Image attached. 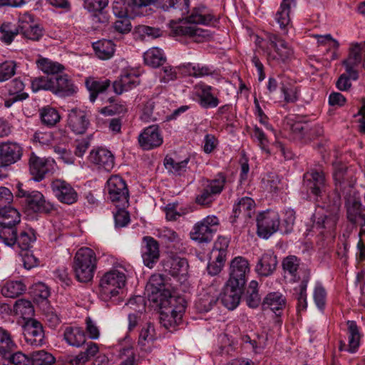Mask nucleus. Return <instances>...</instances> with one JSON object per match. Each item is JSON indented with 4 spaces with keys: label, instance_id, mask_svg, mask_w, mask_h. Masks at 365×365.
<instances>
[{
    "label": "nucleus",
    "instance_id": "nucleus-32",
    "mask_svg": "<svg viewBox=\"0 0 365 365\" xmlns=\"http://www.w3.org/2000/svg\"><path fill=\"white\" fill-rule=\"evenodd\" d=\"M140 84L139 76L133 71H125L113 83V91L117 94L128 91Z\"/></svg>",
    "mask_w": 365,
    "mask_h": 365
},
{
    "label": "nucleus",
    "instance_id": "nucleus-45",
    "mask_svg": "<svg viewBox=\"0 0 365 365\" xmlns=\"http://www.w3.org/2000/svg\"><path fill=\"white\" fill-rule=\"evenodd\" d=\"M245 299L247 306L250 308L257 307L261 302V297L259 294L258 282L252 280L245 294Z\"/></svg>",
    "mask_w": 365,
    "mask_h": 365
},
{
    "label": "nucleus",
    "instance_id": "nucleus-48",
    "mask_svg": "<svg viewBox=\"0 0 365 365\" xmlns=\"http://www.w3.org/2000/svg\"><path fill=\"white\" fill-rule=\"evenodd\" d=\"M346 324L348 327L347 334L349 339L348 351L351 353H354L357 350L360 342L359 328L354 321H348Z\"/></svg>",
    "mask_w": 365,
    "mask_h": 365
},
{
    "label": "nucleus",
    "instance_id": "nucleus-16",
    "mask_svg": "<svg viewBox=\"0 0 365 365\" xmlns=\"http://www.w3.org/2000/svg\"><path fill=\"white\" fill-rule=\"evenodd\" d=\"M333 178L335 183L334 192L331 197L338 194L341 197V195L346 198L347 195H351L352 187L347 179V167L341 162H335L333 163Z\"/></svg>",
    "mask_w": 365,
    "mask_h": 365
},
{
    "label": "nucleus",
    "instance_id": "nucleus-13",
    "mask_svg": "<svg viewBox=\"0 0 365 365\" xmlns=\"http://www.w3.org/2000/svg\"><path fill=\"white\" fill-rule=\"evenodd\" d=\"M250 272V267L248 260L243 257H236L230 262L227 282L237 287H245Z\"/></svg>",
    "mask_w": 365,
    "mask_h": 365
},
{
    "label": "nucleus",
    "instance_id": "nucleus-5",
    "mask_svg": "<svg viewBox=\"0 0 365 365\" xmlns=\"http://www.w3.org/2000/svg\"><path fill=\"white\" fill-rule=\"evenodd\" d=\"M126 284L124 272L113 269L106 272L100 280V296L104 301L110 299L119 294Z\"/></svg>",
    "mask_w": 365,
    "mask_h": 365
},
{
    "label": "nucleus",
    "instance_id": "nucleus-41",
    "mask_svg": "<svg viewBox=\"0 0 365 365\" xmlns=\"http://www.w3.org/2000/svg\"><path fill=\"white\" fill-rule=\"evenodd\" d=\"M63 336L66 342L73 346L79 347L86 342L84 331L79 327H66Z\"/></svg>",
    "mask_w": 365,
    "mask_h": 365
},
{
    "label": "nucleus",
    "instance_id": "nucleus-26",
    "mask_svg": "<svg viewBox=\"0 0 365 365\" xmlns=\"http://www.w3.org/2000/svg\"><path fill=\"white\" fill-rule=\"evenodd\" d=\"M88 160L98 168L110 171L114 167V156L107 149L98 148L93 149L88 156Z\"/></svg>",
    "mask_w": 365,
    "mask_h": 365
},
{
    "label": "nucleus",
    "instance_id": "nucleus-42",
    "mask_svg": "<svg viewBox=\"0 0 365 365\" xmlns=\"http://www.w3.org/2000/svg\"><path fill=\"white\" fill-rule=\"evenodd\" d=\"M299 265L300 260L294 255H289L284 258L282 263L284 274H289L294 282H297L300 279L298 274Z\"/></svg>",
    "mask_w": 365,
    "mask_h": 365
},
{
    "label": "nucleus",
    "instance_id": "nucleus-37",
    "mask_svg": "<svg viewBox=\"0 0 365 365\" xmlns=\"http://www.w3.org/2000/svg\"><path fill=\"white\" fill-rule=\"evenodd\" d=\"M292 4V0H282L279 9L275 14V20L284 34H287L291 22L289 13Z\"/></svg>",
    "mask_w": 365,
    "mask_h": 365
},
{
    "label": "nucleus",
    "instance_id": "nucleus-60",
    "mask_svg": "<svg viewBox=\"0 0 365 365\" xmlns=\"http://www.w3.org/2000/svg\"><path fill=\"white\" fill-rule=\"evenodd\" d=\"M290 129L296 138L306 141L309 124L307 122L295 121L291 124Z\"/></svg>",
    "mask_w": 365,
    "mask_h": 365
},
{
    "label": "nucleus",
    "instance_id": "nucleus-52",
    "mask_svg": "<svg viewBox=\"0 0 365 365\" xmlns=\"http://www.w3.org/2000/svg\"><path fill=\"white\" fill-rule=\"evenodd\" d=\"M40 115L42 123L48 127L54 126L61 119L57 110L49 106L42 108Z\"/></svg>",
    "mask_w": 365,
    "mask_h": 365
},
{
    "label": "nucleus",
    "instance_id": "nucleus-59",
    "mask_svg": "<svg viewBox=\"0 0 365 365\" xmlns=\"http://www.w3.org/2000/svg\"><path fill=\"white\" fill-rule=\"evenodd\" d=\"M16 64L13 61H6L0 63V82L11 78L16 73Z\"/></svg>",
    "mask_w": 365,
    "mask_h": 365
},
{
    "label": "nucleus",
    "instance_id": "nucleus-51",
    "mask_svg": "<svg viewBox=\"0 0 365 365\" xmlns=\"http://www.w3.org/2000/svg\"><path fill=\"white\" fill-rule=\"evenodd\" d=\"M30 359L31 365H52L55 362V357L44 350L33 351Z\"/></svg>",
    "mask_w": 365,
    "mask_h": 365
},
{
    "label": "nucleus",
    "instance_id": "nucleus-21",
    "mask_svg": "<svg viewBox=\"0 0 365 365\" xmlns=\"http://www.w3.org/2000/svg\"><path fill=\"white\" fill-rule=\"evenodd\" d=\"M67 125L76 134H83L87 130L90 121L86 111L73 108L68 114Z\"/></svg>",
    "mask_w": 365,
    "mask_h": 365
},
{
    "label": "nucleus",
    "instance_id": "nucleus-56",
    "mask_svg": "<svg viewBox=\"0 0 365 365\" xmlns=\"http://www.w3.org/2000/svg\"><path fill=\"white\" fill-rule=\"evenodd\" d=\"M31 88L34 92L39 90H46L53 92V77H37L31 81Z\"/></svg>",
    "mask_w": 365,
    "mask_h": 365
},
{
    "label": "nucleus",
    "instance_id": "nucleus-6",
    "mask_svg": "<svg viewBox=\"0 0 365 365\" xmlns=\"http://www.w3.org/2000/svg\"><path fill=\"white\" fill-rule=\"evenodd\" d=\"M328 201L326 202L327 207L329 211L327 215L318 217L314 225V227L317 230H324L326 233H331L334 230L337 221L339 220V212L341 205V200L338 194H336L331 199L330 196H327ZM324 233V231H320Z\"/></svg>",
    "mask_w": 365,
    "mask_h": 365
},
{
    "label": "nucleus",
    "instance_id": "nucleus-11",
    "mask_svg": "<svg viewBox=\"0 0 365 365\" xmlns=\"http://www.w3.org/2000/svg\"><path fill=\"white\" fill-rule=\"evenodd\" d=\"M267 39L269 45L274 50V52L267 51L269 61H275L285 63L292 58L293 50L284 40L273 34H269Z\"/></svg>",
    "mask_w": 365,
    "mask_h": 365
},
{
    "label": "nucleus",
    "instance_id": "nucleus-39",
    "mask_svg": "<svg viewBox=\"0 0 365 365\" xmlns=\"http://www.w3.org/2000/svg\"><path fill=\"white\" fill-rule=\"evenodd\" d=\"M182 68L188 76L194 78H202L214 73L212 67L201 63H187L183 64Z\"/></svg>",
    "mask_w": 365,
    "mask_h": 365
},
{
    "label": "nucleus",
    "instance_id": "nucleus-15",
    "mask_svg": "<svg viewBox=\"0 0 365 365\" xmlns=\"http://www.w3.org/2000/svg\"><path fill=\"white\" fill-rule=\"evenodd\" d=\"M257 235L264 239L276 232L279 226V217L274 211H267L259 214L257 218Z\"/></svg>",
    "mask_w": 365,
    "mask_h": 365
},
{
    "label": "nucleus",
    "instance_id": "nucleus-62",
    "mask_svg": "<svg viewBox=\"0 0 365 365\" xmlns=\"http://www.w3.org/2000/svg\"><path fill=\"white\" fill-rule=\"evenodd\" d=\"M155 339V329L151 323H147L140 332L138 344L145 346L146 343L153 341Z\"/></svg>",
    "mask_w": 365,
    "mask_h": 365
},
{
    "label": "nucleus",
    "instance_id": "nucleus-3",
    "mask_svg": "<svg viewBox=\"0 0 365 365\" xmlns=\"http://www.w3.org/2000/svg\"><path fill=\"white\" fill-rule=\"evenodd\" d=\"M76 279L83 283L92 281L97 268V258L89 247L80 248L74 255L72 266Z\"/></svg>",
    "mask_w": 365,
    "mask_h": 365
},
{
    "label": "nucleus",
    "instance_id": "nucleus-57",
    "mask_svg": "<svg viewBox=\"0 0 365 365\" xmlns=\"http://www.w3.org/2000/svg\"><path fill=\"white\" fill-rule=\"evenodd\" d=\"M14 346L10 334L0 327V354L6 356Z\"/></svg>",
    "mask_w": 365,
    "mask_h": 365
},
{
    "label": "nucleus",
    "instance_id": "nucleus-29",
    "mask_svg": "<svg viewBox=\"0 0 365 365\" xmlns=\"http://www.w3.org/2000/svg\"><path fill=\"white\" fill-rule=\"evenodd\" d=\"M162 263L165 272L173 277L185 276L187 273L189 265L185 258L177 256L169 257Z\"/></svg>",
    "mask_w": 365,
    "mask_h": 365
},
{
    "label": "nucleus",
    "instance_id": "nucleus-61",
    "mask_svg": "<svg viewBox=\"0 0 365 365\" xmlns=\"http://www.w3.org/2000/svg\"><path fill=\"white\" fill-rule=\"evenodd\" d=\"M281 91L284 94V101L287 103H294L297 100L298 89L293 83H285L284 82H282Z\"/></svg>",
    "mask_w": 365,
    "mask_h": 365
},
{
    "label": "nucleus",
    "instance_id": "nucleus-33",
    "mask_svg": "<svg viewBox=\"0 0 365 365\" xmlns=\"http://www.w3.org/2000/svg\"><path fill=\"white\" fill-rule=\"evenodd\" d=\"M77 91V86L74 85L68 75H57L53 77V93L61 96H71L74 95Z\"/></svg>",
    "mask_w": 365,
    "mask_h": 365
},
{
    "label": "nucleus",
    "instance_id": "nucleus-43",
    "mask_svg": "<svg viewBox=\"0 0 365 365\" xmlns=\"http://www.w3.org/2000/svg\"><path fill=\"white\" fill-rule=\"evenodd\" d=\"M143 58L145 64L153 67H159L165 62L166 58L163 51L158 48H152L144 53Z\"/></svg>",
    "mask_w": 365,
    "mask_h": 365
},
{
    "label": "nucleus",
    "instance_id": "nucleus-63",
    "mask_svg": "<svg viewBox=\"0 0 365 365\" xmlns=\"http://www.w3.org/2000/svg\"><path fill=\"white\" fill-rule=\"evenodd\" d=\"M0 33L1 34V40L7 44H10L14 37L19 34V31L18 27L12 29L10 24H3L0 27Z\"/></svg>",
    "mask_w": 365,
    "mask_h": 365
},
{
    "label": "nucleus",
    "instance_id": "nucleus-9",
    "mask_svg": "<svg viewBox=\"0 0 365 365\" xmlns=\"http://www.w3.org/2000/svg\"><path fill=\"white\" fill-rule=\"evenodd\" d=\"M219 220L216 216H207L197 222L191 232V238L200 243H207L212 241L217 231Z\"/></svg>",
    "mask_w": 365,
    "mask_h": 365
},
{
    "label": "nucleus",
    "instance_id": "nucleus-25",
    "mask_svg": "<svg viewBox=\"0 0 365 365\" xmlns=\"http://www.w3.org/2000/svg\"><path fill=\"white\" fill-rule=\"evenodd\" d=\"M286 298L278 292H273L268 293L262 301V309L264 310H271L277 317V321L279 324H281L282 321L279 319L281 316L282 311L286 307Z\"/></svg>",
    "mask_w": 365,
    "mask_h": 365
},
{
    "label": "nucleus",
    "instance_id": "nucleus-50",
    "mask_svg": "<svg viewBox=\"0 0 365 365\" xmlns=\"http://www.w3.org/2000/svg\"><path fill=\"white\" fill-rule=\"evenodd\" d=\"M38 68L44 73L55 75L64 71L63 65L53 61L46 58H41L37 61Z\"/></svg>",
    "mask_w": 365,
    "mask_h": 365
},
{
    "label": "nucleus",
    "instance_id": "nucleus-40",
    "mask_svg": "<svg viewBox=\"0 0 365 365\" xmlns=\"http://www.w3.org/2000/svg\"><path fill=\"white\" fill-rule=\"evenodd\" d=\"M96 55L102 60L111 58L115 52V44L111 40L103 39L93 43Z\"/></svg>",
    "mask_w": 365,
    "mask_h": 365
},
{
    "label": "nucleus",
    "instance_id": "nucleus-28",
    "mask_svg": "<svg viewBox=\"0 0 365 365\" xmlns=\"http://www.w3.org/2000/svg\"><path fill=\"white\" fill-rule=\"evenodd\" d=\"M24 334L26 342L31 346H38L43 344V327L41 324L35 319H31L26 323Z\"/></svg>",
    "mask_w": 365,
    "mask_h": 365
},
{
    "label": "nucleus",
    "instance_id": "nucleus-36",
    "mask_svg": "<svg viewBox=\"0 0 365 365\" xmlns=\"http://www.w3.org/2000/svg\"><path fill=\"white\" fill-rule=\"evenodd\" d=\"M86 86L90 92V101L94 102L98 97L99 93L106 91L110 85V81L106 80H98L95 78L89 77L86 78Z\"/></svg>",
    "mask_w": 365,
    "mask_h": 365
},
{
    "label": "nucleus",
    "instance_id": "nucleus-2",
    "mask_svg": "<svg viewBox=\"0 0 365 365\" xmlns=\"http://www.w3.org/2000/svg\"><path fill=\"white\" fill-rule=\"evenodd\" d=\"M185 303L183 298L173 296L169 291H164L160 294L159 297L160 324L166 329L178 325L181 322L185 312Z\"/></svg>",
    "mask_w": 365,
    "mask_h": 365
},
{
    "label": "nucleus",
    "instance_id": "nucleus-7",
    "mask_svg": "<svg viewBox=\"0 0 365 365\" xmlns=\"http://www.w3.org/2000/svg\"><path fill=\"white\" fill-rule=\"evenodd\" d=\"M108 198L116 207L128 205L129 191L125 181L119 175H112L107 181Z\"/></svg>",
    "mask_w": 365,
    "mask_h": 365
},
{
    "label": "nucleus",
    "instance_id": "nucleus-54",
    "mask_svg": "<svg viewBox=\"0 0 365 365\" xmlns=\"http://www.w3.org/2000/svg\"><path fill=\"white\" fill-rule=\"evenodd\" d=\"M24 89V83L20 78H14L9 84V92L14 95V101H23L28 98L26 93L22 92Z\"/></svg>",
    "mask_w": 365,
    "mask_h": 365
},
{
    "label": "nucleus",
    "instance_id": "nucleus-8",
    "mask_svg": "<svg viewBox=\"0 0 365 365\" xmlns=\"http://www.w3.org/2000/svg\"><path fill=\"white\" fill-rule=\"evenodd\" d=\"M303 185L317 200L327 195V183L325 173L322 170L311 169L303 176Z\"/></svg>",
    "mask_w": 365,
    "mask_h": 365
},
{
    "label": "nucleus",
    "instance_id": "nucleus-55",
    "mask_svg": "<svg viewBox=\"0 0 365 365\" xmlns=\"http://www.w3.org/2000/svg\"><path fill=\"white\" fill-rule=\"evenodd\" d=\"M188 161V158L182 161H176L172 158L166 157L164 160V165L170 172L176 175H181L186 170Z\"/></svg>",
    "mask_w": 365,
    "mask_h": 365
},
{
    "label": "nucleus",
    "instance_id": "nucleus-30",
    "mask_svg": "<svg viewBox=\"0 0 365 365\" xmlns=\"http://www.w3.org/2000/svg\"><path fill=\"white\" fill-rule=\"evenodd\" d=\"M346 196V207L348 220L354 224L365 227V210L362 209L361 202Z\"/></svg>",
    "mask_w": 365,
    "mask_h": 365
},
{
    "label": "nucleus",
    "instance_id": "nucleus-27",
    "mask_svg": "<svg viewBox=\"0 0 365 365\" xmlns=\"http://www.w3.org/2000/svg\"><path fill=\"white\" fill-rule=\"evenodd\" d=\"M143 241L145 243L142 251L143 263L146 267L152 268L160 257L159 244L150 236L144 237Z\"/></svg>",
    "mask_w": 365,
    "mask_h": 365
},
{
    "label": "nucleus",
    "instance_id": "nucleus-44",
    "mask_svg": "<svg viewBox=\"0 0 365 365\" xmlns=\"http://www.w3.org/2000/svg\"><path fill=\"white\" fill-rule=\"evenodd\" d=\"M365 55V41L361 43H351L349 57L343 61V64L359 65Z\"/></svg>",
    "mask_w": 365,
    "mask_h": 365
},
{
    "label": "nucleus",
    "instance_id": "nucleus-4",
    "mask_svg": "<svg viewBox=\"0 0 365 365\" xmlns=\"http://www.w3.org/2000/svg\"><path fill=\"white\" fill-rule=\"evenodd\" d=\"M21 222V215L14 207L0 208V241L5 245L13 247L15 245V233Z\"/></svg>",
    "mask_w": 365,
    "mask_h": 365
},
{
    "label": "nucleus",
    "instance_id": "nucleus-19",
    "mask_svg": "<svg viewBox=\"0 0 365 365\" xmlns=\"http://www.w3.org/2000/svg\"><path fill=\"white\" fill-rule=\"evenodd\" d=\"M255 213V202L249 197L240 198L236 202L232 209V214L230 216V222L235 224L238 220L247 222Z\"/></svg>",
    "mask_w": 365,
    "mask_h": 365
},
{
    "label": "nucleus",
    "instance_id": "nucleus-58",
    "mask_svg": "<svg viewBox=\"0 0 365 365\" xmlns=\"http://www.w3.org/2000/svg\"><path fill=\"white\" fill-rule=\"evenodd\" d=\"M158 237L162 240L163 242L168 245L170 243H179L180 238L178 234L174 230L163 227L158 230Z\"/></svg>",
    "mask_w": 365,
    "mask_h": 365
},
{
    "label": "nucleus",
    "instance_id": "nucleus-34",
    "mask_svg": "<svg viewBox=\"0 0 365 365\" xmlns=\"http://www.w3.org/2000/svg\"><path fill=\"white\" fill-rule=\"evenodd\" d=\"M277 265V256L272 253H264L259 258L255 270L259 276L267 277L274 273Z\"/></svg>",
    "mask_w": 365,
    "mask_h": 365
},
{
    "label": "nucleus",
    "instance_id": "nucleus-35",
    "mask_svg": "<svg viewBox=\"0 0 365 365\" xmlns=\"http://www.w3.org/2000/svg\"><path fill=\"white\" fill-rule=\"evenodd\" d=\"M195 88L198 91L199 103L202 108H216L219 105V99L212 93V86L202 83L196 85Z\"/></svg>",
    "mask_w": 365,
    "mask_h": 365
},
{
    "label": "nucleus",
    "instance_id": "nucleus-49",
    "mask_svg": "<svg viewBox=\"0 0 365 365\" xmlns=\"http://www.w3.org/2000/svg\"><path fill=\"white\" fill-rule=\"evenodd\" d=\"M15 244L17 243L22 250H28L32 242L36 240V236L32 229L22 230L18 234V229L15 233Z\"/></svg>",
    "mask_w": 365,
    "mask_h": 365
},
{
    "label": "nucleus",
    "instance_id": "nucleus-10",
    "mask_svg": "<svg viewBox=\"0 0 365 365\" xmlns=\"http://www.w3.org/2000/svg\"><path fill=\"white\" fill-rule=\"evenodd\" d=\"M225 182L226 177L222 173L212 180H207V184L196 197V202L201 205H210L214 201L215 196L222 192Z\"/></svg>",
    "mask_w": 365,
    "mask_h": 365
},
{
    "label": "nucleus",
    "instance_id": "nucleus-64",
    "mask_svg": "<svg viewBox=\"0 0 365 365\" xmlns=\"http://www.w3.org/2000/svg\"><path fill=\"white\" fill-rule=\"evenodd\" d=\"M15 309L16 312H19L24 317H29L34 312L32 303L26 299H19L15 303Z\"/></svg>",
    "mask_w": 365,
    "mask_h": 365
},
{
    "label": "nucleus",
    "instance_id": "nucleus-38",
    "mask_svg": "<svg viewBox=\"0 0 365 365\" xmlns=\"http://www.w3.org/2000/svg\"><path fill=\"white\" fill-rule=\"evenodd\" d=\"M229 241L225 237H219L214 244L210 254V260L222 264L224 266L227 252Z\"/></svg>",
    "mask_w": 365,
    "mask_h": 365
},
{
    "label": "nucleus",
    "instance_id": "nucleus-1",
    "mask_svg": "<svg viewBox=\"0 0 365 365\" xmlns=\"http://www.w3.org/2000/svg\"><path fill=\"white\" fill-rule=\"evenodd\" d=\"M162 7L175 16L169 25L177 36L192 37L202 35V31L195 26L180 25L183 21L185 23L207 25L214 19V16L207 13L204 6L193 8L189 14L190 0H167Z\"/></svg>",
    "mask_w": 365,
    "mask_h": 365
},
{
    "label": "nucleus",
    "instance_id": "nucleus-20",
    "mask_svg": "<svg viewBox=\"0 0 365 365\" xmlns=\"http://www.w3.org/2000/svg\"><path fill=\"white\" fill-rule=\"evenodd\" d=\"M163 142V136L157 125L145 128L138 136L139 145L145 150L158 148L162 145Z\"/></svg>",
    "mask_w": 365,
    "mask_h": 365
},
{
    "label": "nucleus",
    "instance_id": "nucleus-53",
    "mask_svg": "<svg viewBox=\"0 0 365 365\" xmlns=\"http://www.w3.org/2000/svg\"><path fill=\"white\" fill-rule=\"evenodd\" d=\"M140 9V8H138L136 9V11H137L136 14H134L133 15L128 14V15H125V16H119L115 11H113L114 14L116 16L120 18V19L117 20L114 23L115 29L121 34H125V33L129 32L131 30V24H130L129 19L134 18L135 16L140 14V11H139ZM113 11H114L113 9Z\"/></svg>",
    "mask_w": 365,
    "mask_h": 365
},
{
    "label": "nucleus",
    "instance_id": "nucleus-47",
    "mask_svg": "<svg viewBox=\"0 0 365 365\" xmlns=\"http://www.w3.org/2000/svg\"><path fill=\"white\" fill-rule=\"evenodd\" d=\"M26 290V286L21 281L7 282L1 288V294L9 298H16L23 294Z\"/></svg>",
    "mask_w": 365,
    "mask_h": 365
},
{
    "label": "nucleus",
    "instance_id": "nucleus-31",
    "mask_svg": "<svg viewBox=\"0 0 365 365\" xmlns=\"http://www.w3.org/2000/svg\"><path fill=\"white\" fill-rule=\"evenodd\" d=\"M218 300L217 290L214 285H212L207 290L200 294L195 306L199 312H208L216 306Z\"/></svg>",
    "mask_w": 365,
    "mask_h": 365
},
{
    "label": "nucleus",
    "instance_id": "nucleus-22",
    "mask_svg": "<svg viewBox=\"0 0 365 365\" xmlns=\"http://www.w3.org/2000/svg\"><path fill=\"white\" fill-rule=\"evenodd\" d=\"M24 203L34 212L50 213L54 210L53 204L46 200L43 195L37 190L31 191Z\"/></svg>",
    "mask_w": 365,
    "mask_h": 365
},
{
    "label": "nucleus",
    "instance_id": "nucleus-17",
    "mask_svg": "<svg viewBox=\"0 0 365 365\" xmlns=\"http://www.w3.org/2000/svg\"><path fill=\"white\" fill-rule=\"evenodd\" d=\"M53 195L61 203L72 205L78 200V193L71 185L62 179H54L51 182Z\"/></svg>",
    "mask_w": 365,
    "mask_h": 365
},
{
    "label": "nucleus",
    "instance_id": "nucleus-12",
    "mask_svg": "<svg viewBox=\"0 0 365 365\" xmlns=\"http://www.w3.org/2000/svg\"><path fill=\"white\" fill-rule=\"evenodd\" d=\"M53 160L40 158L34 153L29 155L28 165L29 173L36 182H40L53 172Z\"/></svg>",
    "mask_w": 365,
    "mask_h": 365
},
{
    "label": "nucleus",
    "instance_id": "nucleus-14",
    "mask_svg": "<svg viewBox=\"0 0 365 365\" xmlns=\"http://www.w3.org/2000/svg\"><path fill=\"white\" fill-rule=\"evenodd\" d=\"M18 29L24 38L38 41L43 35V28L35 20L34 16L25 13L19 17Z\"/></svg>",
    "mask_w": 365,
    "mask_h": 365
},
{
    "label": "nucleus",
    "instance_id": "nucleus-23",
    "mask_svg": "<svg viewBox=\"0 0 365 365\" xmlns=\"http://www.w3.org/2000/svg\"><path fill=\"white\" fill-rule=\"evenodd\" d=\"M244 288L227 282L220 294L221 303L229 310L235 309L240 304Z\"/></svg>",
    "mask_w": 365,
    "mask_h": 365
},
{
    "label": "nucleus",
    "instance_id": "nucleus-18",
    "mask_svg": "<svg viewBox=\"0 0 365 365\" xmlns=\"http://www.w3.org/2000/svg\"><path fill=\"white\" fill-rule=\"evenodd\" d=\"M23 148L17 143L6 141L0 143V168H7L21 160Z\"/></svg>",
    "mask_w": 365,
    "mask_h": 365
},
{
    "label": "nucleus",
    "instance_id": "nucleus-46",
    "mask_svg": "<svg viewBox=\"0 0 365 365\" xmlns=\"http://www.w3.org/2000/svg\"><path fill=\"white\" fill-rule=\"evenodd\" d=\"M309 280V276H305L302 280L300 284L294 289L297 299V310L298 312L304 311L307 307V288L308 282Z\"/></svg>",
    "mask_w": 365,
    "mask_h": 365
},
{
    "label": "nucleus",
    "instance_id": "nucleus-24",
    "mask_svg": "<svg viewBox=\"0 0 365 365\" xmlns=\"http://www.w3.org/2000/svg\"><path fill=\"white\" fill-rule=\"evenodd\" d=\"M159 0H115L114 11L119 16L133 15L138 8H142L155 4Z\"/></svg>",
    "mask_w": 365,
    "mask_h": 365
}]
</instances>
